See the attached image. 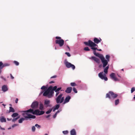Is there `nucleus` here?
I'll return each instance as SVG.
<instances>
[{"mask_svg": "<svg viewBox=\"0 0 135 135\" xmlns=\"http://www.w3.org/2000/svg\"><path fill=\"white\" fill-rule=\"evenodd\" d=\"M39 109L40 110H42L44 109V105L42 103H40L39 104Z\"/></svg>", "mask_w": 135, "mask_h": 135, "instance_id": "obj_23", "label": "nucleus"}, {"mask_svg": "<svg viewBox=\"0 0 135 135\" xmlns=\"http://www.w3.org/2000/svg\"><path fill=\"white\" fill-rule=\"evenodd\" d=\"M68 48V49H67V50L68 51H70V47H69V46L68 45H66V46Z\"/></svg>", "mask_w": 135, "mask_h": 135, "instance_id": "obj_49", "label": "nucleus"}, {"mask_svg": "<svg viewBox=\"0 0 135 135\" xmlns=\"http://www.w3.org/2000/svg\"><path fill=\"white\" fill-rule=\"evenodd\" d=\"M0 120L1 122H6V118H5L3 117H2L0 118Z\"/></svg>", "mask_w": 135, "mask_h": 135, "instance_id": "obj_21", "label": "nucleus"}, {"mask_svg": "<svg viewBox=\"0 0 135 135\" xmlns=\"http://www.w3.org/2000/svg\"><path fill=\"white\" fill-rule=\"evenodd\" d=\"M22 115L25 119H35L36 117L35 115H32L26 113H23L22 114Z\"/></svg>", "mask_w": 135, "mask_h": 135, "instance_id": "obj_4", "label": "nucleus"}, {"mask_svg": "<svg viewBox=\"0 0 135 135\" xmlns=\"http://www.w3.org/2000/svg\"><path fill=\"white\" fill-rule=\"evenodd\" d=\"M84 50L85 51H90V49L88 47H85L84 48Z\"/></svg>", "mask_w": 135, "mask_h": 135, "instance_id": "obj_35", "label": "nucleus"}, {"mask_svg": "<svg viewBox=\"0 0 135 135\" xmlns=\"http://www.w3.org/2000/svg\"><path fill=\"white\" fill-rule=\"evenodd\" d=\"M55 38L56 39L55 41L56 44H58L60 47H62L64 44V40L62 39L61 37L59 36H56Z\"/></svg>", "mask_w": 135, "mask_h": 135, "instance_id": "obj_2", "label": "nucleus"}, {"mask_svg": "<svg viewBox=\"0 0 135 135\" xmlns=\"http://www.w3.org/2000/svg\"><path fill=\"white\" fill-rule=\"evenodd\" d=\"M92 41H91L90 40H89L88 42H84V44L85 45H87L89 46H90V47L91 45L90 44V43H91L90 42H91Z\"/></svg>", "mask_w": 135, "mask_h": 135, "instance_id": "obj_19", "label": "nucleus"}, {"mask_svg": "<svg viewBox=\"0 0 135 135\" xmlns=\"http://www.w3.org/2000/svg\"><path fill=\"white\" fill-rule=\"evenodd\" d=\"M70 99L71 97L70 96H67L65 98L64 101L63 103V104H64L66 103L69 102Z\"/></svg>", "mask_w": 135, "mask_h": 135, "instance_id": "obj_12", "label": "nucleus"}, {"mask_svg": "<svg viewBox=\"0 0 135 135\" xmlns=\"http://www.w3.org/2000/svg\"><path fill=\"white\" fill-rule=\"evenodd\" d=\"M60 112V111L59 110H58L56 113L57 114L59 113Z\"/></svg>", "mask_w": 135, "mask_h": 135, "instance_id": "obj_62", "label": "nucleus"}, {"mask_svg": "<svg viewBox=\"0 0 135 135\" xmlns=\"http://www.w3.org/2000/svg\"><path fill=\"white\" fill-rule=\"evenodd\" d=\"M56 109L55 107H54L53 109V112H54Z\"/></svg>", "mask_w": 135, "mask_h": 135, "instance_id": "obj_60", "label": "nucleus"}, {"mask_svg": "<svg viewBox=\"0 0 135 135\" xmlns=\"http://www.w3.org/2000/svg\"><path fill=\"white\" fill-rule=\"evenodd\" d=\"M72 89V88L71 87L68 88L65 91V92L68 93H71Z\"/></svg>", "mask_w": 135, "mask_h": 135, "instance_id": "obj_15", "label": "nucleus"}, {"mask_svg": "<svg viewBox=\"0 0 135 135\" xmlns=\"http://www.w3.org/2000/svg\"><path fill=\"white\" fill-rule=\"evenodd\" d=\"M91 59H97L95 57L93 56V57H91Z\"/></svg>", "mask_w": 135, "mask_h": 135, "instance_id": "obj_56", "label": "nucleus"}, {"mask_svg": "<svg viewBox=\"0 0 135 135\" xmlns=\"http://www.w3.org/2000/svg\"><path fill=\"white\" fill-rule=\"evenodd\" d=\"M119 99H117L115 101V105H117L119 103Z\"/></svg>", "mask_w": 135, "mask_h": 135, "instance_id": "obj_30", "label": "nucleus"}, {"mask_svg": "<svg viewBox=\"0 0 135 135\" xmlns=\"http://www.w3.org/2000/svg\"><path fill=\"white\" fill-rule=\"evenodd\" d=\"M18 99L17 98L15 100V103H18Z\"/></svg>", "mask_w": 135, "mask_h": 135, "instance_id": "obj_58", "label": "nucleus"}, {"mask_svg": "<svg viewBox=\"0 0 135 135\" xmlns=\"http://www.w3.org/2000/svg\"><path fill=\"white\" fill-rule=\"evenodd\" d=\"M135 91V87H132V88L131 89V93H133L134 91Z\"/></svg>", "mask_w": 135, "mask_h": 135, "instance_id": "obj_37", "label": "nucleus"}, {"mask_svg": "<svg viewBox=\"0 0 135 135\" xmlns=\"http://www.w3.org/2000/svg\"><path fill=\"white\" fill-rule=\"evenodd\" d=\"M73 91L75 93H77V91L75 88L74 87L73 88Z\"/></svg>", "mask_w": 135, "mask_h": 135, "instance_id": "obj_40", "label": "nucleus"}, {"mask_svg": "<svg viewBox=\"0 0 135 135\" xmlns=\"http://www.w3.org/2000/svg\"><path fill=\"white\" fill-rule=\"evenodd\" d=\"M39 104L38 102L35 101L32 103L31 105V107L32 109H34L37 108Z\"/></svg>", "mask_w": 135, "mask_h": 135, "instance_id": "obj_6", "label": "nucleus"}, {"mask_svg": "<svg viewBox=\"0 0 135 135\" xmlns=\"http://www.w3.org/2000/svg\"><path fill=\"white\" fill-rule=\"evenodd\" d=\"M63 94L61 93L56 98V103L57 104L60 103L61 98Z\"/></svg>", "mask_w": 135, "mask_h": 135, "instance_id": "obj_8", "label": "nucleus"}, {"mask_svg": "<svg viewBox=\"0 0 135 135\" xmlns=\"http://www.w3.org/2000/svg\"><path fill=\"white\" fill-rule=\"evenodd\" d=\"M40 112V111L39 110L37 109L35 110L34 111H33V114L34 115H39V113Z\"/></svg>", "mask_w": 135, "mask_h": 135, "instance_id": "obj_17", "label": "nucleus"}, {"mask_svg": "<svg viewBox=\"0 0 135 135\" xmlns=\"http://www.w3.org/2000/svg\"><path fill=\"white\" fill-rule=\"evenodd\" d=\"M103 72H101L100 73L98 74V76L101 79H104L105 81H107L108 80V78L105 75H103Z\"/></svg>", "mask_w": 135, "mask_h": 135, "instance_id": "obj_7", "label": "nucleus"}, {"mask_svg": "<svg viewBox=\"0 0 135 135\" xmlns=\"http://www.w3.org/2000/svg\"><path fill=\"white\" fill-rule=\"evenodd\" d=\"M25 119L24 118H21L18 120V122L20 123H22L23 121Z\"/></svg>", "mask_w": 135, "mask_h": 135, "instance_id": "obj_28", "label": "nucleus"}, {"mask_svg": "<svg viewBox=\"0 0 135 135\" xmlns=\"http://www.w3.org/2000/svg\"><path fill=\"white\" fill-rule=\"evenodd\" d=\"M61 89V87H60L57 89L56 86H55L54 87L51 86H50L45 91L43 94V95L44 96L47 97L49 98H51L53 96L54 91H55V92H59Z\"/></svg>", "mask_w": 135, "mask_h": 135, "instance_id": "obj_1", "label": "nucleus"}, {"mask_svg": "<svg viewBox=\"0 0 135 135\" xmlns=\"http://www.w3.org/2000/svg\"><path fill=\"white\" fill-rule=\"evenodd\" d=\"M60 105L59 104L56 105L55 107H54L56 109H59L60 107Z\"/></svg>", "mask_w": 135, "mask_h": 135, "instance_id": "obj_34", "label": "nucleus"}, {"mask_svg": "<svg viewBox=\"0 0 135 135\" xmlns=\"http://www.w3.org/2000/svg\"><path fill=\"white\" fill-rule=\"evenodd\" d=\"M7 120H8V121H10L11 120V119H9L8 118H7Z\"/></svg>", "mask_w": 135, "mask_h": 135, "instance_id": "obj_61", "label": "nucleus"}, {"mask_svg": "<svg viewBox=\"0 0 135 135\" xmlns=\"http://www.w3.org/2000/svg\"><path fill=\"white\" fill-rule=\"evenodd\" d=\"M45 113V112L43 111H40V112L39 113V115H41L42 114H44Z\"/></svg>", "mask_w": 135, "mask_h": 135, "instance_id": "obj_38", "label": "nucleus"}, {"mask_svg": "<svg viewBox=\"0 0 135 135\" xmlns=\"http://www.w3.org/2000/svg\"><path fill=\"white\" fill-rule=\"evenodd\" d=\"M18 115V113H13L12 115L11 116L13 118H15Z\"/></svg>", "mask_w": 135, "mask_h": 135, "instance_id": "obj_25", "label": "nucleus"}, {"mask_svg": "<svg viewBox=\"0 0 135 135\" xmlns=\"http://www.w3.org/2000/svg\"><path fill=\"white\" fill-rule=\"evenodd\" d=\"M91 47V49H92V50H94V51L95 50H97V47Z\"/></svg>", "mask_w": 135, "mask_h": 135, "instance_id": "obj_48", "label": "nucleus"}, {"mask_svg": "<svg viewBox=\"0 0 135 135\" xmlns=\"http://www.w3.org/2000/svg\"><path fill=\"white\" fill-rule=\"evenodd\" d=\"M110 57V56L108 55H106L105 56V58L106 59H109Z\"/></svg>", "mask_w": 135, "mask_h": 135, "instance_id": "obj_45", "label": "nucleus"}, {"mask_svg": "<svg viewBox=\"0 0 135 135\" xmlns=\"http://www.w3.org/2000/svg\"><path fill=\"white\" fill-rule=\"evenodd\" d=\"M109 68V66H107L104 69V71L106 74L108 73V70Z\"/></svg>", "mask_w": 135, "mask_h": 135, "instance_id": "obj_24", "label": "nucleus"}, {"mask_svg": "<svg viewBox=\"0 0 135 135\" xmlns=\"http://www.w3.org/2000/svg\"><path fill=\"white\" fill-rule=\"evenodd\" d=\"M3 64L2 63V62L1 61L0 62V68L1 69L2 68H3L2 67V66H3Z\"/></svg>", "mask_w": 135, "mask_h": 135, "instance_id": "obj_43", "label": "nucleus"}, {"mask_svg": "<svg viewBox=\"0 0 135 135\" xmlns=\"http://www.w3.org/2000/svg\"><path fill=\"white\" fill-rule=\"evenodd\" d=\"M118 96V95L114 93L112 91H109L108 93H107L106 95V98H108L111 99L112 98L114 99Z\"/></svg>", "mask_w": 135, "mask_h": 135, "instance_id": "obj_3", "label": "nucleus"}, {"mask_svg": "<svg viewBox=\"0 0 135 135\" xmlns=\"http://www.w3.org/2000/svg\"><path fill=\"white\" fill-rule=\"evenodd\" d=\"M56 92V96H57L59 93V92Z\"/></svg>", "mask_w": 135, "mask_h": 135, "instance_id": "obj_55", "label": "nucleus"}, {"mask_svg": "<svg viewBox=\"0 0 135 135\" xmlns=\"http://www.w3.org/2000/svg\"><path fill=\"white\" fill-rule=\"evenodd\" d=\"M134 99L135 100V95H134V97H133Z\"/></svg>", "mask_w": 135, "mask_h": 135, "instance_id": "obj_64", "label": "nucleus"}, {"mask_svg": "<svg viewBox=\"0 0 135 135\" xmlns=\"http://www.w3.org/2000/svg\"><path fill=\"white\" fill-rule=\"evenodd\" d=\"M35 130V128L34 126H33L32 127V131L33 132H34Z\"/></svg>", "mask_w": 135, "mask_h": 135, "instance_id": "obj_46", "label": "nucleus"}, {"mask_svg": "<svg viewBox=\"0 0 135 135\" xmlns=\"http://www.w3.org/2000/svg\"><path fill=\"white\" fill-rule=\"evenodd\" d=\"M102 63H103V67H105L108 64V61L106 60H101Z\"/></svg>", "mask_w": 135, "mask_h": 135, "instance_id": "obj_13", "label": "nucleus"}, {"mask_svg": "<svg viewBox=\"0 0 135 135\" xmlns=\"http://www.w3.org/2000/svg\"><path fill=\"white\" fill-rule=\"evenodd\" d=\"M10 65V64L9 63H6L3 64V66H2V68H3L5 67H6L7 66H8Z\"/></svg>", "mask_w": 135, "mask_h": 135, "instance_id": "obj_27", "label": "nucleus"}, {"mask_svg": "<svg viewBox=\"0 0 135 135\" xmlns=\"http://www.w3.org/2000/svg\"><path fill=\"white\" fill-rule=\"evenodd\" d=\"M50 115H48L46 117L47 118H48L49 117H50Z\"/></svg>", "mask_w": 135, "mask_h": 135, "instance_id": "obj_63", "label": "nucleus"}, {"mask_svg": "<svg viewBox=\"0 0 135 135\" xmlns=\"http://www.w3.org/2000/svg\"><path fill=\"white\" fill-rule=\"evenodd\" d=\"M9 112H8L9 113L10 112H15V110L14 109L11 107H10L9 108Z\"/></svg>", "mask_w": 135, "mask_h": 135, "instance_id": "obj_22", "label": "nucleus"}, {"mask_svg": "<svg viewBox=\"0 0 135 135\" xmlns=\"http://www.w3.org/2000/svg\"><path fill=\"white\" fill-rule=\"evenodd\" d=\"M0 129H1L2 130H5V129L4 128H3L1 127V126H0Z\"/></svg>", "mask_w": 135, "mask_h": 135, "instance_id": "obj_57", "label": "nucleus"}, {"mask_svg": "<svg viewBox=\"0 0 135 135\" xmlns=\"http://www.w3.org/2000/svg\"><path fill=\"white\" fill-rule=\"evenodd\" d=\"M17 126V124H14L13 125H12V127H13V128L14 127H15L16 126Z\"/></svg>", "mask_w": 135, "mask_h": 135, "instance_id": "obj_54", "label": "nucleus"}, {"mask_svg": "<svg viewBox=\"0 0 135 135\" xmlns=\"http://www.w3.org/2000/svg\"><path fill=\"white\" fill-rule=\"evenodd\" d=\"M110 76L111 78L115 81H118L119 80L115 76V74L114 73H112L110 75Z\"/></svg>", "mask_w": 135, "mask_h": 135, "instance_id": "obj_9", "label": "nucleus"}, {"mask_svg": "<svg viewBox=\"0 0 135 135\" xmlns=\"http://www.w3.org/2000/svg\"><path fill=\"white\" fill-rule=\"evenodd\" d=\"M47 88V87L46 86H42L41 88V89H44L45 90Z\"/></svg>", "mask_w": 135, "mask_h": 135, "instance_id": "obj_41", "label": "nucleus"}, {"mask_svg": "<svg viewBox=\"0 0 135 135\" xmlns=\"http://www.w3.org/2000/svg\"><path fill=\"white\" fill-rule=\"evenodd\" d=\"M102 41V39L100 38L99 39H98L97 38H95L94 39L93 41L96 44H98L100 42Z\"/></svg>", "mask_w": 135, "mask_h": 135, "instance_id": "obj_11", "label": "nucleus"}, {"mask_svg": "<svg viewBox=\"0 0 135 135\" xmlns=\"http://www.w3.org/2000/svg\"><path fill=\"white\" fill-rule=\"evenodd\" d=\"M64 97H61V102H60L61 103H62L63 102V101L64 100Z\"/></svg>", "mask_w": 135, "mask_h": 135, "instance_id": "obj_44", "label": "nucleus"}, {"mask_svg": "<svg viewBox=\"0 0 135 135\" xmlns=\"http://www.w3.org/2000/svg\"><path fill=\"white\" fill-rule=\"evenodd\" d=\"M57 114L55 113L54 115H53V118H55L57 116Z\"/></svg>", "mask_w": 135, "mask_h": 135, "instance_id": "obj_51", "label": "nucleus"}, {"mask_svg": "<svg viewBox=\"0 0 135 135\" xmlns=\"http://www.w3.org/2000/svg\"><path fill=\"white\" fill-rule=\"evenodd\" d=\"M54 83V82L53 81H51L49 82V83L50 84H51Z\"/></svg>", "mask_w": 135, "mask_h": 135, "instance_id": "obj_59", "label": "nucleus"}, {"mask_svg": "<svg viewBox=\"0 0 135 135\" xmlns=\"http://www.w3.org/2000/svg\"><path fill=\"white\" fill-rule=\"evenodd\" d=\"M19 117H17L16 118H13L12 120V121L13 122H15L19 118Z\"/></svg>", "mask_w": 135, "mask_h": 135, "instance_id": "obj_33", "label": "nucleus"}, {"mask_svg": "<svg viewBox=\"0 0 135 135\" xmlns=\"http://www.w3.org/2000/svg\"><path fill=\"white\" fill-rule=\"evenodd\" d=\"M71 135H76V132L74 129H72L70 131Z\"/></svg>", "mask_w": 135, "mask_h": 135, "instance_id": "obj_16", "label": "nucleus"}, {"mask_svg": "<svg viewBox=\"0 0 135 135\" xmlns=\"http://www.w3.org/2000/svg\"><path fill=\"white\" fill-rule=\"evenodd\" d=\"M35 126L36 127L38 128H41L40 126L37 124H36L35 125Z\"/></svg>", "mask_w": 135, "mask_h": 135, "instance_id": "obj_42", "label": "nucleus"}, {"mask_svg": "<svg viewBox=\"0 0 135 135\" xmlns=\"http://www.w3.org/2000/svg\"><path fill=\"white\" fill-rule=\"evenodd\" d=\"M62 133L64 134H68L69 132L68 131H63Z\"/></svg>", "mask_w": 135, "mask_h": 135, "instance_id": "obj_31", "label": "nucleus"}, {"mask_svg": "<svg viewBox=\"0 0 135 135\" xmlns=\"http://www.w3.org/2000/svg\"><path fill=\"white\" fill-rule=\"evenodd\" d=\"M65 54L67 55L68 57H70L71 56L69 52H66Z\"/></svg>", "mask_w": 135, "mask_h": 135, "instance_id": "obj_47", "label": "nucleus"}, {"mask_svg": "<svg viewBox=\"0 0 135 135\" xmlns=\"http://www.w3.org/2000/svg\"><path fill=\"white\" fill-rule=\"evenodd\" d=\"M91 43H90V44L91 45L90 47H94L95 46H98L97 45L96 43L94 42H93L92 41L91 42H90Z\"/></svg>", "mask_w": 135, "mask_h": 135, "instance_id": "obj_20", "label": "nucleus"}, {"mask_svg": "<svg viewBox=\"0 0 135 135\" xmlns=\"http://www.w3.org/2000/svg\"><path fill=\"white\" fill-rule=\"evenodd\" d=\"M97 57L99 58L100 59H105L103 55L100 54H99V55H98Z\"/></svg>", "mask_w": 135, "mask_h": 135, "instance_id": "obj_26", "label": "nucleus"}, {"mask_svg": "<svg viewBox=\"0 0 135 135\" xmlns=\"http://www.w3.org/2000/svg\"><path fill=\"white\" fill-rule=\"evenodd\" d=\"M70 85L73 86H75L77 85L75 83H70Z\"/></svg>", "mask_w": 135, "mask_h": 135, "instance_id": "obj_32", "label": "nucleus"}, {"mask_svg": "<svg viewBox=\"0 0 135 135\" xmlns=\"http://www.w3.org/2000/svg\"><path fill=\"white\" fill-rule=\"evenodd\" d=\"M33 111L34 110L33 109H30L26 111H23V112L24 113H30L33 114Z\"/></svg>", "mask_w": 135, "mask_h": 135, "instance_id": "obj_18", "label": "nucleus"}, {"mask_svg": "<svg viewBox=\"0 0 135 135\" xmlns=\"http://www.w3.org/2000/svg\"><path fill=\"white\" fill-rule=\"evenodd\" d=\"M13 62L17 66L19 64V62L16 61H15Z\"/></svg>", "mask_w": 135, "mask_h": 135, "instance_id": "obj_39", "label": "nucleus"}, {"mask_svg": "<svg viewBox=\"0 0 135 135\" xmlns=\"http://www.w3.org/2000/svg\"><path fill=\"white\" fill-rule=\"evenodd\" d=\"M56 75H54L53 76H52L51 77V78H56Z\"/></svg>", "mask_w": 135, "mask_h": 135, "instance_id": "obj_53", "label": "nucleus"}, {"mask_svg": "<svg viewBox=\"0 0 135 135\" xmlns=\"http://www.w3.org/2000/svg\"><path fill=\"white\" fill-rule=\"evenodd\" d=\"M2 90L3 92H6L8 90V88L7 86L6 85H3L2 87Z\"/></svg>", "mask_w": 135, "mask_h": 135, "instance_id": "obj_14", "label": "nucleus"}, {"mask_svg": "<svg viewBox=\"0 0 135 135\" xmlns=\"http://www.w3.org/2000/svg\"><path fill=\"white\" fill-rule=\"evenodd\" d=\"M94 54L97 56H98L99 55V53H97L95 51H94L93 52Z\"/></svg>", "mask_w": 135, "mask_h": 135, "instance_id": "obj_36", "label": "nucleus"}, {"mask_svg": "<svg viewBox=\"0 0 135 135\" xmlns=\"http://www.w3.org/2000/svg\"><path fill=\"white\" fill-rule=\"evenodd\" d=\"M52 110V108L50 109L49 110L46 112V113L47 114H50Z\"/></svg>", "mask_w": 135, "mask_h": 135, "instance_id": "obj_29", "label": "nucleus"}, {"mask_svg": "<svg viewBox=\"0 0 135 135\" xmlns=\"http://www.w3.org/2000/svg\"><path fill=\"white\" fill-rule=\"evenodd\" d=\"M11 78L12 79H14V77L12 76V74H10Z\"/></svg>", "mask_w": 135, "mask_h": 135, "instance_id": "obj_52", "label": "nucleus"}, {"mask_svg": "<svg viewBox=\"0 0 135 135\" xmlns=\"http://www.w3.org/2000/svg\"><path fill=\"white\" fill-rule=\"evenodd\" d=\"M65 65L66 67L68 68H71L73 70H74L75 68V66L74 65L68 62H66L65 63Z\"/></svg>", "mask_w": 135, "mask_h": 135, "instance_id": "obj_5", "label": "nucleus"}, {"mask_svg": "<svg viewBox=\"0 0 135 135\" xmlns=\"http://www.w3.org/2000/svg\"><path fill=\"white\" fill-rule=\"evenodd\" d=\"M50 103V101L49 100H45L44 101V105L46 107H50V105H49Z\"/></svg>", "mask_w": 135, "mask_h": 135, "instance_id": "obj_10", "label": "nucleus"}, {"mask_svg": "<svg viewBox=\"0 0 135 135\" xmlns=\"http://www.w3.org/2000/svg\"><path fill=\"white\" fill-rule=\"evenodd\" d=\"M94 61L98 63H99L100 62V60H94Z\"/></svg>", "mask_w": 135, "mask_h": 135, "instance_id": "obj_50", "label": "nucleus"}]
</instances>
